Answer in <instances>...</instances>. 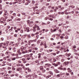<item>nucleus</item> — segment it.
<instances>
[{
	"mask_svg": "<svg viewBox=\"0 0 79 79\" xmlns=\"http://www.w3.org/2000/svg\"><path fill=\"white\" fill-rule=\"evenodd\" d=\"M28 25H29L30 27H32V26L34 25V22L33 21H30V23H28Z\"/></svg>",
	"mask_w": 79,
	"mask_h": 79,
	"instance_id": "f257e3e1",
	"label": "nucleus"
},
{
	"mask_svg": "<svg viewBox=\"0 0 79 79\" xmlns=\"http://www.w3.org/2000/svg\"><path fill=\"white\" fill-rule=\"evenodd\" d=\"M26 48L23 46H22L20 48V50L22 51V52H23V50H26Z\"/></svg>",
	"mask_w": 79,
	"mask_h": 79,
	"instance_id": "f03ea898",
	"label": "nucleus"
},
{
	"mask_svg": "<svg viewBox=\"0 0 79 79\" xmlns=\"http://www.w3.org/2000/svg\"><path fill=\"white\" fill-rule=\"evenodd\" d=\"M38 8V7L37 6H36L35 7H34L32 8V9H33V11H35L36 10H37V9H36V8Z\"/></svg>",
	"mask_w": 79,
	"mask_h": 79,
	"instance_id": "7ed1b4c3",
	"label": "nucleus"
},
{
	"mask_svg": "<svg viewBox=\"0 0 79 79\" xmlns=\"http://www.w3.org/2000/svg\"><path fill=\"white\" fill-rule=\"evenodd\" d=\"M18 49L16 48H13V50L14 51V52H16L17 51Z\"/></svg>",
	"mask_w": 79,
	"mask_h": 79,
	"instance_id": "20e7f679",
	"label": "nucleus"
},
{
	"mask_svg": "<svg viewBox=\"0 0 79 79\" xmlns=\"http://www.w3.org/2000/svg\"><path fill=\"white\" fill-rule=\"evenodd\" d=\"M10 52L9 51H7L6 53V55H10Z\"/></svg>",
	"mask_w": 79,
	"mask_h": 79,
	"instance_id": "39448f33",
	"label": "nucleus"
},
{
	"mask_svg": "<svg viewBox=\"0 0 79 79\" xmlns=\"http://www.w3.org/2000/svg\"><path fill=\"white\" fill-rule=\"evenodd\" d=\"M38 75H42V74L40 71H38L37 72Z\"/></svg>",
	"mask_w": 79,
	"mask_h": 79,
	"instance_id": "423d86ee",
	"label": "nucleus"
},
{
	"mask_svg": "<svg viewBox=\"0 0 79 79\" xmlns=\"http://www.w3.org/2000/svg\"><path fill=\"white\" fill-rule=\"evenodd\" d=\"M22 60L23 61V62L24 63H26L27 61L26 60V59L25 58H23L22 59Z\"/></svg>",
	"mask_w": 79,
	"mask_h": 79,
	"instance_id": "0eeeda50",
	"label": "nucleus"
},
{
	"mask_svg": "<svg viewBox=\"0 0 79 79\" xmlns=\"http://www.w3.org/2000/svg\"><path fill=\"white\" fill-rule=\"evenodd\" d=\"M22 52L23 54H24V53H27V50H23Z\"/></svg>",
	"mask_w": 79,
	"mask_h": 79,
	"instance_id": "6e6552de",
	"label": "nucleus"
},
{
	"mask_svg": "<svg viewBox=\"0 0 79 79\" xmlns=\"http://www.w3.org/2000/svg\"><path fill=\"white\" fill-rule=\"evenodd\" d=\"M2 45H5L6 44H3L2 43H0V47H2L3 46Z\"/></svg>",
	"mask_w": 79,
	"mask_h": 79,
	"instance_id": "1a4fd4ad",
	"label": "nucleus"
},
{
	"mask_svg": "<svg viewBox=\"0 0 79 79\" xmlns=\"http://www.w3.org/2000/svg\"><path fill=\"white\" fill-rule=\"evenodd\" d=\"M54 71L56 73H60L59 71L57 69H55Z\"/></svg>",
	"mask_w": 79,
	"mask_h": 79,
	"instance_id": "9d476101",
	"label": "nucleus"
},
{
	"mask_svg": "<svg viewBox=\"0 0 79 79\" xmlns=\"http://www.w3.org/2000/svg\"><path fill=\"white\" fill-rule=\"evenodd\" d=\"M48 73L50 74L51 75H53V72L51 71H50L48 72Z\"/></svg>",
	"mask_w": 79,
	"mask_h": 79,
	"instance_id": "9b49d317",
	"label": "nucleus"
},
{
	"mask_svg": "<svg viewBox=\"0 0 79 79\" xmlns=\"http://www.w3.org/2000/svg\"><path fill=\"white\" fill-rule=\"evenodd\" d=\"M58 69H60V70H63V68H61V67H59L58 68Z\"/></svg>",
	"mask_w": 79,
	"mask_h": 79,
	"instance_id": "f8f14e48",
	"label": "nucleus"
},
{
	"mask_svg": "<svg viewBox=\"0 0 79 79\" xmlns=\"http://www.w3.org/2000/svg\"><path fill=\"white\" fill-rule=\"evenodd\" d=\"M67 70H68L69 72V73H71V72L72 71V70L70 69L69 68Z\"/></svg>",
	"mask_w": 79,
	"mask_h": 79,
	"instance_id": "ddd939ff",
	"label": "nucleus"
},
{
	"mask_svg": "<svg viewBox=\"0 0 79 79\" xmlns=\"http://www.w3.org/2000/svg\"><path fill=\"white\" fill-rule=\"evenodd\" d=\"M17 53H18L19 55H21L22 53L21 52H20V51H17Z\"/></svg>",
	"mask_w": 79,
	"mask_h": 79,
	"instance_id": "4468645a",
	"label": "nucleus"
},
{
	"mask_svg": "<svg viewBox=\"0 0 79 79\" xmlns=\"http://www.w3.org/2000/svg\"><path fill=\"white\" fill-rule=\"evenodd\" d=\"M53 66H55V67H56V66H58V65L57 64H53Z\"/></svg>",
	"mask_w": 79,
	"mask_h": 79,
	"instance_id": "2eb2a0df",
	"label": "nucleus"
},
{
	"mask_svg": "<svg viewBox=\"0 0 79 79\" xmlns=\"http://www.w3.org/2000/svg\"><path fill=\"white\" fill-rule=\"evenodd\" d=\"M28 77H31V75H28L26 76V78H27Z\"/></svg>",
	"mask_w": 79,
	"mask_h": 79,
	"instance_id": "dca6fc26",
	"label": "nucleus"
},
{
	"mask_svg": "<svg viewBox=\"0 0 79 79\" xmlns=\"http://www.w3.org/2000/svg\"><path fill=\"white\" fill-rule=\"evenodd\" d=\"M36 28H37V31H39V30L40 29L39 28V26L38 27H37Z\"/></svg>",
	"mask_w": 79,
	"mask_h": 79,
	"instance_id": "f3484780",
	"label": "nucleus"
},
{
	"mask_svg": "<svg viewBox=\"0 0 79 79\" xmlns=\"http://www.w3.org/2000/svg\"><path fill=\"white\" fill-rule=\"evenodd\" d=\"M29 27H27L25 28V31H27V29H29Z\"/></svg>",
	"mask_w": 79,
	"mask_h": 79,
	"instance_id": "a211bd4d",
	"label": "nucleus"
},
{
	"mask_svg": "<svg viewBox=\"0 0 79 79\" xmlns=\"http://www.w3.org/2000/svg\"><path fill=\"white\" fill-rule=\"evenodd\" d=\"M39 26H37V25H35V27H34V29H35V28H36L37 27H38Z\"/></svg>",
	"mask_w": 79,
	"mask_h": 79,
	"instance_id": "6ab92c4d",
	"label": "nucleus"
},
{
	"mask_svg": "<svg viewBox=\"0 0 79 79\" xmlns=\"http://www.w3.org/2000/svg\"><path fill=\"white\" fill-rule=\"evenodd\" d=\"M13 15L14 17H16V14L15 13H14L13 14Z\"/></svg>",
	"mask_w": 79,
	"mask_h": 79,
	"instance_id": "aec40b11",
	"label": "nucleus"
},
{
	"mask_svg": "<svg viewBox=\"0 0 79 79\" xmlns=\"http://www.w3.org/2000/svg\"><path fill=\"white\" fill-rule=\"evenodd\" d=\"M65 60V59H64L63 58L61 60V61L62 62H64V61Z\"/></svg>",
	"mask_w": 79,
	"mask_h": 79,
	"instance_id": "412c9836",
	"label": "nucleus"
},
{
	"mask_svg": "<svg viewBox=\"0 0 79 79\" xmlns=\"http://www.w3.org/2000/svg\"><path fill=\"white\" fill-rule=\"evenodd\" d=\"M27 69L28 72H30V71H31V69H29V68H28V69L27 68H26V70H27Z\"/></svg>",
	"mask_w": 79,
	"mask_h": 79,
	"instance_id": "4be33fe9",
	"label": "nucleus"
},
{
	"mask_svg": "<svg viewBox=\"0 0 79 79\" xmlns=\"http://www.w3.org/2000/svg\"><path fill=\"white\" fill-rule=\"evenodd\" d=\"M57 64H58V65H60V64H61V63H60V62H57Z\"/></svg>",
	"mask_w": 79,
	"mask_h": 79,
	"instance_id": "5701e85b",
	"label": "nucleus"
},
{
	"mask_svg": "<svg viewBox=\"0 0 79 79\" xmlns=\"http://www.w3.org/2000/svg\"><path fill=\"white\" fill-rule=\"evenodd\" d=\"M12 72L13 71H12L10 70L8 72V73L9 74H11V73H12Z\"/></svg>",
	"mask_w": 79,
	"mask_h": 79,
	"instance_id": "b1692460",
	"label": "nucleus"
},
{
	"mask_svg": "<svg viewBox=\"0 0 79 79\" xmlns=\"http://www.w3.org/2000/svg\"><path fill=\"white\" fill-rule=\"evenodd\" d=\"M56 48H57V49H59L60 48V46H56L55 47Z\"/></svg>",
	"mask_w": 79,
	"mask_h": 79,
	"instance_id": "393cba45",
	"label": "nucleus"
},
{
	"mask_svg": "<svg viewBox=\"0 0 79 79\" xmlns=\"http://www.w3.org/2000/svg\"><path fill=\"white\" fill-rule=\"evenodd\" d=\"M34 50H38V48H34Z\"/></svg>",
	"mask_w": 79,
	"mask_h": 79,
	"instance_id": "a878e982",
	"label": "nucleus"
},
{
	"mask_svg": "<svg viewBox=\"0 0 79 79\" xmlns=\"http://www.w3.org/2000/svg\"><path fill=\"white\" fill-rule=\"evenodd\" d=\"M33 41V42H35L37 41V40L35 39V40H32Z\"/></svg>",
	"mask_w": 79,
	"mask_h": 79,
	"instance_id": "bb28decb",
	"label": "nucleus"
},
{
	"mask_svg": "<svg viewBox=\"0 0 79 79\" xmlns=\"http://www.w3.org/2000/svg\"><path fill=\"white\" fill-rule=\"evenodd\" d=\"M71 8H75V6L73 5L71 6Z\"/></svg>",
	"mask_w": 79,
	"mask_h": 79,
	"instance_id": "cd10ccee",
	"label": "nucleus"
},
{
	"mask_svg": "<svg viewBox=\"0 0 79 79\" xmlns=\"http://www.w3.org/2000/svg\"><path fill=\"white\" fill-rule=\"evenodd\" d=\"M33 76L34 77H37V75L35 74H34L33 75Z\"/></svg>",
	"mask_w": 79,
	"mask_h": 79,
	"instance_id": "c85d7f7f",
	"label": "nucleus"
},
{
	"mask_svg": "<svg viewBox=\"0 0 79 79\" xmlns=\"http://www.w3.org/2000/svg\"><path fill=\"white\" fill-rule=\"evenodd\" d=\"M71 61L69 62V61H68L67 62V64H69V63H71Z\"/></svg>",
	"mask_w": 79,
	"mask_h": 79,
	"instance_id": "c756f323",
	"label": "nucleus"
},
{
	"mask_svg": "<svg viewBox=\"0 0 79 79\" xmlns=\"http://www.w3.org/2000/svg\"><path fill=\"white\" fill-rule=\"evenodd\" d=\"M65 39H68V36H66L65 37Z\"/></svg>",
	"mask_w": 79,
	"mask_h": 79,
	"instance_id": "7c9ffc66",
	"label": "nucleus"
},
{
	"mask_svg": "<svg viewBox=\"0 0 79 79\" xmlns=\"http://www.w3.org/2000/svg\"><path fill=\"white\" fill-rule=\"evenodd\" d=\"M30 42H31V43H32V42H33L32 40H30L29 41V44H30Z\"/></svg>",
	"mask_w": 79,
	"mask_h": 79,
	"instance_id": "2f4dec72",
	"label": "nucleus"
},
{
	"mask_svg": "<svg viewBox=\"0 0 79 79\" xmlns=\"http://www.w3.org/2000/svg\"><path fill=\"white\" fill-rule=\"evenodd\" d=\"M16 70V69H15V68H12V70H13V71H15V70Z\"/></svg>",
	"mask_w": 79,
	"mask_h": 79,
	"instance_id": "473e14b6",
	"label": "nucleus"
},
{
	"mask_svg": "<svg viewBox=\"0 0 79 79\" xmlns=\"http://www.w3.org/2000/svg\"><path fill=\"white\" fill-rule=\"evenodd\" d=\"M27 24H28V23H30V20H27Z\"/></svg>",
	"mask_w": 79,
	"mask_h": 79,
	"instance_id": "72a5a7b5",
	"label": "nucleus"
},
{
	"mask_svg": "<svg viewBox=\"0 0 79 79\" xmlns=\"http://www.w3.org/2000/svg\"><path fill=\"white\" fill-rule=\"evenodd\" d=\"M7 69H11V68L10 67H9L7 68Z\"/></svg>",
	"mask_w": 79,
	"mask_h": 79,
	"instance_id": "f704fd0d",
	"label": "nucleus"
},
{
	"mask_svg": "<svg viewBox=\"0 0 79 79\" xmlns=\"http://www.w3.org/2000/svg\"><path fill=\"white\" fill-rule=\"evenodd\" d=\"M16 60V58L15 57L13 58L12 59V60Z\"/></svg>",
	"mask_w": 79,
	"mask_h": 79,
	"instance_id": "c9c22d12",
	"label": "nucleus"
},
{
	"mask_svg": "<svg viewBox=\"0 0 79 79\" xmlns=\"http://www.w3.org/2000/svg\"><path fill=\"white\" fill-rule=\"evenodd\" d=\"M2 13H3V11H0V15H1L2 14Z\"/></svg>",
	"mask_w": 79,
	"mask_h": 79,
	"instance_id": "e433bc0d",
	"label": "nucleus"
},
{
	"mask_svg": "<svg viewBox=\"0 0 79 79\" xmlns=\"http://www.w3.org/2000/svg\"><path fill=\"white\" fill-rule=\"evenodd\" d=\"M60 52V51H58L56 53V54H59V53Z\"/></svg>",
	"mask_w": 79,
	"mask_h": 79,
	"instance_id": "4c0bfd02",
	"label": "nucleus"
},
{
	"mask_svg": "<svg viewBox=\"0 0 79 79\" xmlns=\"http://www.w3.org/2000/svg\"><path fill=\"white\" fill-rule=\"evenodd\" d=\"M21 40V38H19L18 39V41H20V40Z\"/></svg>",
	"mask_w": 79,
	"mask_h": 79,
	"instance_id": "58836bf2",
	"label": "nucleus"
},
{
	"mask_svg": "<svg viewBox=\"0 0 79 79\" xmlns=\"http://www.w3.org/2000/svg\"><path fill=\"white\" fill-rule=\"evenodd\" d=\"M32 3L33 4H34V3H35V1H32Z\"/></svg>",
	"mask_w": 79,
	"mask_h": 79,
	"instance_id": "ea45409f",
	"label": "nucleus"
},
{
	"mask_svg": "<svg viewBox=\"0 0 79 79\" xmlns=\"http://www.w3.org/2000/svg\"><path fill=\"white\" fill-rule=\"evenodd\" d=\"M50 77H51V75H50L48 76H47V78H49Z\"/></svg>",
	"mask_w": 79,
	"mask_h": 79,
	"instance_id": "a19ab883",
	"label": "nucleus"
},
{
	"mask_svg": "<svg viewBox=\"0 0 79 79\" xmlns=\"http://www.w3.org/2000/svg\"><path fill=\"white\" fill-rule=\"evenodd\" d=\"M20 32L21 33H23V30H22L20 31Z\"/></svg>",
	"mask_w": 79,
	"mask_h": 79,
	"instance_id": "79ce46f5",
	"label": "nucleus"
},
{
	"mask_svg": "<svg viewBox=\"0 0 79 79\" xmlns=\"http://www.w3.org/2000/svg\"><path fill=\"white\" fill-rule=\"evenodd\" d=\"M43 2H44V0H40V3H42Z\"/></svg>",
	"mask_w": 79,
	"mask_h": 79,
	"instance_id": "37998d69",
	"label": "nucleus"
},
{
	"mask_svg": "<svg viewBox=\"0 0 79 79\" xmlns=\"http://www.w3.org/2000/svg\"><path fill=\"white\" fill-rule=\"evenodd\" d=\"M42 50H43V49H42V48L40 49V52H42Z\"/></svg>",
	"mask_w": 79,
	"mask_h": 79,
	"instance_id": "c03bdc74",
	"label": "nucleus"
},
{
	"mask_svg": "<svg viewBox=\"0 0 79 79\" xmlns=\"http://www.w3.org/2000/svg\"><path fill=\"white\" fill-rule=\"evenodd\" d=\"M51 66V64H48V67H50V66Z\"/></svg>",
	"mask_w": 79,
	"mask_h": 79,
	"instance_id": "a18cd8bd",
	"label": "nucleus"
},
{
	"mask_svg": "<svg viewBox=\"0 0 79 79\" xmlns=\"http://www.w3.org/2000/svg\"><path fill=\"white\" fill-rule=\"evenodd\" d=\"M66 68H64L63 69V70L66 71Z\"/></svg>",
	"mask_w": 79,
	"mask_h": 79,
	"instance_id": "49530a36",
	"label": "nucleus"
},
{
	"mask_svg": "<svg viewBox=\"0 0 79 79\" xmlns=\"http://www.w3.org/2000/svg\"><path fill=\"white\" fill-rule=\"evenodd\" d=\"M20 65L21 66H24L23 65V63H21L20 64Z\"/></svg>",
	"mask_w": 79,
	"mask_h": 79,
	"instance_id": "de8ad7c7",
	"label": "nucleus"
},
{
	"mask_svg": "<svg viewBox=\"0 0 79 79\" xmlns=\"http://www.w3.org/2000/svg\"><path fill=\"white\" fill-rule=\"evenodd\" d=\"M3 24H4V25H6V23L5 22H4L3 23Z\"/></svg>",
	"mask_w": 79,
	"mask_h": 79,
	"instance_id": "09e8293b",
	"label": "nucleus"
},
{
	"mask_svg": "<svg viewBox=\"0 0 79 79\" xmlns=\"http://www.w3.org/2000/svg\"><path fill=\"white\" fill-rule=\"evenodd\" d=\"M52 16H53V15H49V18H52Z\"/></svg>",
	"mask_w": 79,
	"mask_h": 79,
	"instance_id": "8fccbe9b",
	"label": "nucleus"
},
{
	"mask_svg": "<svg viewBox=\"0 0 79 79\" xmlns=\"http://www.w3.org/2000/svg\"><path fill=\"white\" fill-rule=\"evenodd\" d=\"M17 16H18L19 17L20 16H21V15L20 14H17Z\"/></svg>",
	"mask_w": 79,
	"mask_h": 79,
	"instance_id": "3c124183",
	"label": "nucleus"
},
{
	"mask_svg": "<svg viewBox=\"0 0 79 79\" xmlns=\"http://www.w3.org/2000/svg\"><path fill=\"white\" fill-rule=\"evenodd\" d=\"M30 59H31V58H29V57H28L27 58V60H30Z\"/></svg>",
	"mask_w": 79,
	"mask_h": 79,
	"instance_id": "603ef678",
	"label": "nucleus"
},
{
	"mask_svg": "<svg viewBox=\"0 0 79 79\" xmlns=\"http://www.w3.org/2000/svg\"><path fill=\"white\" fill-rule=\"evenodd\" d=\"M20 20H21V19L20 18H19L17 19V21H20Z\"/></svg>",
	"mask_w": 79,
	"mask_h": 79,
	"instance_id": "864d4df0",
	"label": "nucleus"
},
{
	"mask_svg": "<svg viewBox=\"0 0 79 79\" xmlns=\"http://www.w3.org/2000/svg\"><path fill=\"white\" fill-rule=\"evenodd\" d=\"M18 63H21V61H20V60H19L18 61Z\"/></svg>",
	"mask_w": 79,
	"mask_h": 79,
	"instance_id": "5fc2aeb1",
	"label": "nucleus"
},
{
	"mask_svg": "<svg viewBox=\"0 0 79 79\" xmlns=\"http://www.w3.org/2000/svg\"><path fill=\"white\" fill-rule=\"evenodd\" d=\"M71 55V53H69V54H68V56H69Z\"/></svg>",
	"mask_w": 79,
	"mask_h": 79,
	"instance_id": "6e6d98bb",
	"label": "nucleus"
},
{
	"mask_svg": "<svg viewBox=\"0 0 79 79\" xmlns=\"http://www.w3.org/2000/svg\"><path fill=\"white\" fill-rule=\"evenodd\" d=\"M24 42H25V43H27V40H24Z\"/></svg>",
	"mask_w": 79,
	"mask_h": 79,
	"instance_id": "4d7b16f0",
	"label": "nucleus"
},
{
	"mask_svg": "<svg viewBox=\"0 0 79 79\" xmlns=\"http://www.w3.org/2000/svg\"><path fill=\"white\" fill-rule=\"evenodd\" d=\"M45 70H43L42 71V73H45Z\"/></svg>",
	"mask_w": 79,
	"mask_h": 79,
	"instance_id": "13d9d810",
	"label": "nucleus"
},
{
	"mask_svg": "<svg viewBox=\"0 0 79 79\" xmlns=\"http://www.w3.org/2000/svg\"><path fill=\"white\" fill-rule=\"evenodd\" d=\"M73 52H77V50L76 49H73Z\"/></svg>",
	"mask_w": 79,
	"mask_h": 79,
	"instance_id": "bf43d9fd",
	"label": "nucleus"
},
{
	"mask_svg": "<svg viewBox=\"0 0 79 79\" xmlns=\"http://www.w3.org/2000/svg\"><path fill=\"white\" fill-rule=\"evenodd\" d=\"M14 36H15V37H16L17 36V34H15Z\"/></svg>",
	"mask_w": 79,
	"mask_h": 79,
	"instance_id": "052dcab7",
	"label": "nucleus"
},
{
	"mask_svg": "<svg viewBox=\"0 0 79 79\" xmlns=\"http://www.w3.org/2000/svg\"><path fill=\"white\" fill-rule=\"evenodd\" d=\"M10 55H8V56H7L6 57V58H10Z\"/></svg>",
	"mask_w": 79,
	"mask_h": 79,
	"instance_id": "680f3d73",
	"label": "nucleus"
},
{
	"mask_svg": "<svg viewBox=\"0 0 79 79\" xmlns=\"http://www.w3.org/2000/svg\"><path fill=\"white\" fill-rule=\"evenodd\" d=\"M68 5V4H65V6H67Z\"/></svg>",
	"mask_w": 79,
	"mask_h": 79,
	"instance_id": "e2e57ef3",
	"label": "nucleus"
},
{
	"mask_svg": "<svg viewBox=\"0 0 79 79\" xmlns=\"http://www.w3.org/2000/svg\"><path fill=\"white\" fill-rule=\"evenodd\" d=\"M46 69L47 71H49V69H50L49 68H46Z\"/></svg>",
	"mask_w": 79,
	"mask_h": 79,
	"instance_id": "0e129e2a",
	"label": "nucleus"
},
{
	"mask_svg": "<svg viewBox=\"0 0 79 79\" xmlns=\"http://www.w3.org/2000/svg\"><path fill=\"white\" fill-rule=\"evenodd\" d=\"M14 29H15V30H16V29H17L16 27H14Z\"/></svg>",
	"mask_w": 79,
	"mask_h": 79,
	"instance_id": "69168bd1",
	"label": "nucleus"
},
{
	"mask_svg": "<svg viewBox=\"0 0 79 79\" xmlns=\"http://www.w3.org/2000/svg\"><path fill=\"white\" fill-rule=\"evenodd\" d=\"M11 19H13V18H14V17L13 16H11Z\"/></svg>",
	"mask_w": 79,
	"mask_h": 79,
	"instance_id": "338daca9",
	"label": "nucleus"
},
{
	"mask_svg": "<svg viewBox=\"0 0 79 79\" xmlns=\"http://www.w3.org/2000/svg\"><path fill=\"white\" fill-rule=\"evenodd\" d=\"M11 50V48H9V50Z\"/></svg>",
	"mask_w": 79,
	"mask_h": 79,
	"instance_id": "774afa93",
	"label": "nucleus"
}]
</instances>
